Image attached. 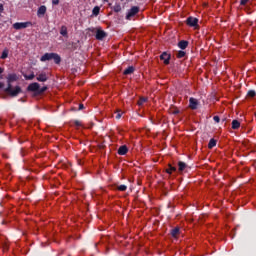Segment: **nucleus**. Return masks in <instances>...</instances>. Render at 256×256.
<instances>
[{"instance_id": "obj_1", "label": "nucleus", "mask_w": 256, "mask_h": 256, "mask_svg": "<svg viewBox=\"0 0 256 256\" xmlns=\"http://www.w3.org/2000/svg\"><path fill=\"white\" fill-rule=\"evenodd\" d=\"M17 79H19V77L15 73L8 74V76H7V84L8 85L4 91L8 95H10V97H17L19 95V93H23L21 86H15L13 88V85H11V83L17 81Z\"/></svg>"}, {"instance_id": "obj_2", "label": "nucleus", "mask_w": 256, "mask_h": 256, "mask_svg": "<svg viewBox=\"0 0 256 256\" xmlns=\"http://www.w3.org/2000/svg\"><path fill=\"white\" fill-rule=\"evenodd\" d=\"M40 61L42 63H45V61H54L56 65L61 64V56L57 53L51 52V53H45L40 57Z\"/></svg>"}, {"instance_id": "obj_3", "label": "nucleus", "mask_w": 256, "mask_h": 256, "mask_svg": "<svg viewBox=\"0 0 256 256\" xmlns=\"http://www.w3.org/2000/svg\"><path fill=\"white\" fill-rule=\"evenodd\" d=\"M31 22H16L13 24V29H16V31H19L21 29H27V27H31Z\"/></svg>"}, {"instance_id": "obj_4", "label": "nucleus", "mask_w": 256, "mask_h": 256, "mask_svg": "<svg viewBox=\"0 0 256 256\" xmlns=\"http://www.w3.org/2000/svg\"><path fill=\"white\" fill-rule=\"evenodd\" d=\"M137 13H139V7L138 6L131 7V9H129L128 13L126 14L127 21H131V18L135 17Z\"/></svg>"}, {"instance_id": "obj_5", "label": "nucleus", "mask_w": 256, "mask_h": 256, "mask_svg": "<svg viewBox=\"0 0 256 256\" xmlns=\"http://www.w3.org/2000/svg\"><path fill=\"white\" fill-rule=\"evenodd\" d=\"M27 91L35 93V95H38L39 94V83L33 82V83L29 84L27 87Z\"/></svg>"}, {"instance_id": "obj_6", "label": "nucleus", "mask_w": 256, "mask_h": 256, "mask_svg": "<svg viewBox=\"0 0 256 256\" xmlns=\"http://www.w3.org/2000/svg\"><path fill=\"white\" fill-rule=\"evenodd\" d=\"M198 24H199V19L195 17L190 16L186 19V25H188L189 27H197Z\"/></svg>"}, {"instance_id": "obj_7", "label": "nucleus", "mask_w": 256, "mask_h": 256, "mask_svg": "<svg viewBox=\"0 0 256 256\" xmlns=\"http://www.w3.org/2000/svg\"><path fill=\"white\" fill-rule=\"evenodd\" d=\"M95 37H96L97 41H103L105 39V37H107V32H105L104 30L99 28L96 31V36Z\"/></svg>"}, {"instance_id": "obj_8", "label": "nucleus", "mask_w": 256, "mask_h": 256, "mask_svg": "<svg viewBox=\"0 0 256 256\" xmlns=\"http://www.w3.org/2000/svg\"><path fill=\"white\" fill-rule=\"evenodd\" d=\"M189 107L190 109H192L193 111H195V109H197L199 107V100H197L196 98H189Z\"/></svg>"}, {"instance_id": "obj_9", "label": "nucleus", "mask_w": 256, "mask_h": 256, "mask_svg": "<svg viewBox=\"0 0 256 256\" xmlns=\"http://www.w3.org/2000/svg\"><path fill=\"white\" fill-rule=\"evenodd\" d=\"M160 59H161V61H164V65H169V63L171 61V54H168L167 52H163L160 55Z\"/></svg>"}, {"instance_id": "obj_10", "label": "nucleus", "mask_w": 256, "mask_h": 256, "mask_svg": "<svg viewBox=\"0 0 256 256\" xmlns=\"http://www.w3.org/2000/svg\"><path fill=\"white\" fill-rule=\"evenodd\" d=\"M117 153L118 155H127V153H129V148L127 145H122L118 148Z\"/></svg>"}, {"instance_id": "obj_11", "label": "nucleus", "mask_w": 256, "mask_h": 256, "mask_svg": "<svg viewBox=\"0 0 256 256\" xmlns=\"http://www.w3.org/2000/svg\"><path fill=\"white\" fill-rule=\"evenodd\" d=\"M0 245H2L4 251L9 250V244H7V241H5V236L0 234Z\"/></svg>"}, {"instance_id": "obj_12", "label": "nucleus", "mask_w": 256, "mask_h": 256, "mask_svg": "<svg viewBox=\"0 0 256 256\" xmlns=\"http://www.w3.org/2000/svg\"><path fill=\"white\" fill-rule=\"evenodd\" d=\"M47 13V6L42 5L38 8L37 15L38 17H43Z\"/></svg>"}, {"instance_id": "obj_13", "label": "nucleus", "mask_w": 256, "mask_h": 256, "mask_svg": "<svg viewBox=\"0 0 256 256\" xmlns=\"http://www.w3.org/2000/svg\"><path fill=\"white\" fill-rule=\"evenodd\" d=\"M178 47L179 49H182V51H184V49H186L187 47H189V41L187 40H181L178 42Z\"/></svg>"}, {"instance_id": "obj_14", "label": "nucleus", "mask_w": 256, "mask_h": 256, "mask_svg": "<svg viewBox=\"0 0 256 256\" xmlns=\"http://www.w3.org/2000/svg\"><path fill=\"white\" fill-rule=\"evenodd\" d=\"M60 35H62V37H65L66 39L69 38V32L67 31V26H61Z\"/></svg>"}, {"instance_id": "obj_15", "label": "nucleus", "mask_w": 256, "mask_h": 256, "mask_svg": "<svg viewBox=\"0 0 256 256\" xmlns=\"http://www.w3.org/2000/svg\"><path fill=\"white\" fill-rule=\"evenodd\" d=\"M36 79L40 82V83H45V81H47V79H49L47 77V74L46 73H41L39 74Z\"/></svg>"}, {"instance_id": "obj_16", "label": "nucleus", "mask_w": 256, "mask_h": 256, "mask_svg": "<svg viewBox=\"0 0 256 256\" xmlns=\"http://www.w3.org/2000/svg\"><path fill=\"white\" fill-rule=\"evenodd\" d=\"M187 168V164L183 161L178 162V172L183 173L185 169Z\"/></svg>"}, {"instance_id": "obj_17", "label": "nucleus", "mask_w": 256, "mask_h": 256, "mask_svg": "<svg viewBox=\"0 0 256 256\" xmlns=\"http://www.w3.org/2000/svg\"><path fill=\"white\" fill-rule=\"evenodd\" d=\"M133 73H135V67L129 66L124 70L123 75H133Z\"/></svg>"}, {"instance_id": "obj_18", "label": "nucleus", "mask_w": 256, "mask_h": 256, "mask_svg": "<svg viewBox=\"0 0 256 256\" xmlns=\"http://www.w3.org/2000/svg\"><path fill=\"white\" fill-rule=\"evenodd\" d=\"M177 167L172 166L171 164L168 165V168L166 169V173L168 175H171L172 173H176Z\"/></svg>"}, {"instance_id": "obj_19", "label": "nucleus", "mask_w": 256, "mask_h": 256, "mask_svg": "<svg viewBox=\"0 0 256 256\" xmlns=\"http://www.w3.org/2000/svg\"><path fill=\"white\" fill-rule=\"evenodd\" d=\"M239 127H241V122H239V120H233L232 121V129L237 130V129H239Z\"/></svg>"}, {"instance_id": "obj_20", "label": "nucleus", "mask_w": 256, "mask_h": 256, "mask_svg": "<svg viewBox=\"0 0 256 256\" xmlns=\"http://www.w3.org/2000/svg\"><path fill=\"white\" fill-rule=\"evenodd\" d=\"M121 4L120 3H115L113 6V11L114 13H121Z\"/></svg>"}, {"instance_id": "obj_21", "label": "nucleus", "mask_w": 256, "mask_h": 256, "mask_svg": "<svg viewBox=\"0 0 256 256\" xmlns=\"http://www.w3.org/2000/svg\"><path fill=\"white\" fill-rule=\"evenodd\" d=\"M217 146V140L215 139H210L209 143H208V149H213V147Z\"/></svg>"}, {"instance_id": "obj_22", "label": "nucleus", "mask_w": 256, "mask_h": 256, "mask_svg": "<svg viewBox=\"0 0 256 256\" xmlns=\"http://www.w3.org/2000/svg\"><path fill=\"white\" fill-rule=\"evenodd\" d=\"M185 55H187V52L183 51V50H179L176 54L177 59H183V57H185Z\"/></svg>"}, {"instance_id": "obj_23", "label": "nucleus", "mask_w": 256, "mask_h": 256, "mask_svg": "<svg viewBox=\"0 0 256 256\" xmlns=\"http://www.w3.org/2000/svg\"><path fill=\"white\" fill-rule=\"evenodd\" d=\"M9 57V49L5 48L2 52L0 59H7Z\"/></svg>"}, {"instance_id": "obj_24", "label": "nucleus", "mask_w": 256, "mask_h": 256, "mask_svg": "<svg viewBox=\"0 0 256 256\" xmlns=\"http://www.w3.org/2000/svg\"><path fill=\"white\" fill-rule=\"evenodd\" d=\"M179 233H180L179 227H175L174 229L171 230L172 237H177V235H179Z\"/></svg>"}, {"instance_id": "obj_25", "label": "nucleus", "mask_w": 256, "mask_h": 256, "mask_svg": "<svg viewBox=\"0 0 256 256\" xmlns=\"http://www.w3.org/2000/svg\"><path fill=\"white\" fill-rule=\"evenodd\" d=\"M99 11H101V8L99 6H96L93 8L92 14L95 15V17H97V15H99Z\"/></svg>"}, {"instance_id": "obj_26", "label": "nucleus", "mask_w": 256, "mask_h": 256, "mask_svg": "<svg viewBox=\"0 0 256 256\" xmlns=\"http://www.w3.org/2000/svg\"><path fill=\"white\" fill-rule=\"evenodd\" d=\"M256 96V91L255 90H249L247 92V97H249L250 99H253V97Z\"/></svg>"}, {"instance_id": "obj_27", "label": "nucleus", "mask_w": 256, "mask_h": 256, "mask_svg": "<svg viewBox=\"0 0 256 256\" xmlns=\"http://www.w3.org/2000/svg\"><path fill=\"white\" fill-rule=\"evenodd\" d=\"M45 91H47V86H44L41 88V86L39 85L38 95H43V93H45Z\"/></svg>"}, {"instance_id": "obj_28", "label": "nucleus", "mask_w": 256, "mask_h": 256, "mask_svg": "<svg viewBox=\"0 0 256 256\" xmlns=\"http://www.w3.org/2000/svg\"><path fill=\"white\" fill-rule=\"evenodd\" d=\"M116 189H117L118 191H122V192L127 191V185L121 184V185L117 186Z\"/></svg>"}, {"instance_id": "obj_29", "label": "nucleus", "mask_w": 256, "mask_h": 256, "mask_svg": "<svg viewBox=\"0 0 256 256\" xmlns=\"http://www.w3.org/2000/svg\"><path fill=\"white\" fill-rule=\"evenodd\" d=\"M144 103H147V98H140L139 100H138V105L141 107V105H143Z\"/></svg>"}, {"instance_id": "obj_30", "label": "nucleus", "mask_w": 256, "mask_h": 256, "mask_svg": "<svg viewBox=\"0 0 256 256\" xmlns=\"http://www.w3.org/2000/svg\"><path fill=\"white\" fill-rule=\"evenodd\" d=\"M25 79H27L28 81H33V79H35V74L26 75Z\"/></svg>"}, {"instance_id": "obj_31", "label": "nucleus", "mask_w": 256, "mask_h": 256, "mask_svg": "<svg viewBox=\"0 0 256 256\" xmlns=\"http://www.w3.org/2000/svg\"><path fill=\"white\" fill-rule=\"evenodd\" d=\"M122 116H123V112H121V110L116 112V119H121Z\"/></svg>"}, {"instance_id": "obj_32", "label": "nucleus", "mask_w": 256, "mask_h": 256, "mask_svg": "<svg viewBox=\"0 0 256 256\" xmlns=\"http://www.w3.org/2000/svg\"><path fill=\"white\" fill-rule=\"evenodd\" d=\"M251 0H240V5L245 6L247 3H249Z\"/></svg>"}, {"instance_id": "obj_33", "label": "nucleus", "mask_w": 256, "mask_h": 256, "mask_svg": "<svg viewBox=\"0 0 256 256\" xmlns=\"http://www.w3.org/2000/svg\"><path fill=\"white\" fill-rule=\"evenodd\" d=\"M213 119L215 123H219L221 121V118H219V116H214Z\"/></svg>"}, {"instance_id": "obj_34", "label": "nucleus", "mask_w": 256, "mask_h": 256, "mask_svg": "<svg viewBox=\"0 0 256 256\" xmlns=\"http://www.w3.org/2000/svg\"><path fill=\"white\" fill-rule=\"evenodd\" d=\"M74 125H76V127H81V121L75 120Z\"/></svg>"}, {"instance_id": "obj_35", "label": "nucleus", "mask_w": 256, "mask_h": 256, "mask_svg": "<svg viewBox=\"0 0 256 256\" xmlns=\"http://www.w3.org/2000/svg\"><path fill=\"white\" fill-rule=\"evenodd\" d=\"M85 109V106L83 104H79L78 111H83Z\"/></svg>"}, {"instance_id": "obj_36", "label": "nucleus", "mask_w": 256, "mask_h": 256, "mask_svg": "<svg viewBox=\"0 0 256 256\" xmlns=\"http://www.w3.org/2000/svg\"><path fill=\"white\" fill-rule=\"evenodd\" d=\"M172 113H173V115H179L180 111H179V109H176Z\"/></svg>"}, {"instance_id": "obj_37", "label": "nucleus", "mask_w": 256, "mask_h": 256, "mask_svg": "<svg viewBox=\"0 0 256 256\" xmlns=\"http://www.w3.org/2000/svg\"><path fill=\"white\" fill-rule=\"evenodd\" d=\"M4 10L5 8L3 7V4H0V13H3Z\"/></svg>"}, {"instance_id": "obj_38", "label": "nucleus", "mask_w": 256, "mask_h": 256, "mask_svg": "<svg viewBox=\"0 0 256 256\" xmlns=\"http://www.w3.org/2000/svg\"><path fill=\"white\" fill-rule=\"evenodd\" d=\"M52 4H54V5H59V0H53V1H52Z\"/></svg>"}, {"instance_id": "obj_39", "label": "nucleus", "mask_w": 256, "mask_h": 256, "mask_svg": "<svg viewBox=\"0 0 256 256\" xmlns=\"http://www.w3.org/2000/svg\"><path fill=\"white\" fill-rule=\"evenodd\" d=\"M3 68L0 67V79H1V74L3 73Z\"/></svg>"}, {"instance_id": "obj_40", "label": "nucleus", "mask_w": 256, "mask_h": 256, "mask_svg": "<svg viewBox=\"0 0 256 256\" xmlns=\"http://www.w3.org/2000/svg\"><path fill=\"white\" fill-rule=\"evenodd\" d=\"M3 87H4L3 82H0V89H3Z\"/></svg>"}, {"instance_id": "obj_41", "label": "nucleus", "mask_w": 256, "mask_h": 256, "mask_svg": "<svg viewBox=\"0 0 256 256\" xmlns=\"http://www.w3.org/2000/svg\"><path fill=\"white\" fill-rule=\"evenodd\" d=\"M89 31H92V33L95 31V28H89Z\"/></svg>"}, {"instance_id": "obj_42", "label": "nucleus", "mask_w": 256, "mask_h": 256, "mask_svg": "<svg viewBox=\"0 0 256 256\" xmlns=\"http://www.w3.org/2000/svg\"><path fill=\"white\" fill-rule=\"evenodd\" d=\"M168 207H171V204H169Z\"/></svg>"}, {"instance_id": "obj_43", "label": "nucleus", "mask_w": 256, "mask_h": 256, "mask_svg": "<svg viewBox=\"0 0 256 256\" xmlns=\"http://www.w3.org/2000/svg\"><path fill=\"white\" fill-rule=\"evenodd\" d=\"M105 2L109 1V0H104Z\"/></svg>"}]
</instances>
